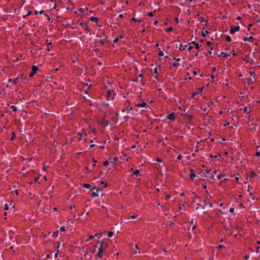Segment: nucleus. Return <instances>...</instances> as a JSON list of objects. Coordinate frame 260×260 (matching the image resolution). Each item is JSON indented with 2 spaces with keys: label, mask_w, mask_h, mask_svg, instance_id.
<instances>
[{
  "label": "nucleus",
  "mask_w": 260,
  "mask_h": 260,
  "mask_svg": "<svg viewBox=\"0 0 260 260\" xmlns=\"http://www.w3.org/2000/svg\"><path fill=\"white\" fill-rule=\"evenodd\" d=\"M98 243L100 244V246L99 248L98 256L99 258H102L103 256V252L108 247L109 244L104 241H98Z\"/></svg>",
  "instance_id": "f257e3e1"
},
{
  "label": "nucleus",
  "mask_w": 260,
  "mask_h": 260,
  "mask_svg": "<svg viewBox=\"0 0 260 260\" xmlns=\"http://www.w3.org/2000/svg\"><path fill=\"white\" fill-rule=\"evenodd\" d=\"M38 68L37 66H32L31 67V72L30 73L29 76V77H32L34 75H35L36 73V72L37 71Z\"/></svg>",
  "instance_id": "f03ea898"
},
{
  "label": "nucleus",
  "mask_w": 260,
  "mask_h": 260,
  "mask_svg": "<svg viewBox=\"0 0 260 260\" xmlns=\"http://www.w3.org/2000/svg\"><path fill=\"white\" fill-rule=\"evenodd\" d=\"M240 29L239 26H231L230 32L231 34H234L236 31H238Z\"/></svg>",
  "instance_id": "7ed1b4c3"
},
{
  "label": "nucleus",
  "mask_w": 260,
  "mask_h": 260,
  "mask_svg": "<svg viewBox=\"0 0 260 260\" xmlns=\"http://www.w3.org/2000/svg\"><path fill=\"white\" fill-rule=\"evenodd\" d=\"M167 118H168V119H170V120H174L175 118V115L174 114V113H172L168 115Z\"/></svg>",
  "instance_id": "20e7f679"
},
{
  "label": "nucleus",
  "mask_w": 260,
  "mask_h": 260,
  "mask_svg": "<svg viewBox=\"0 0 260 260\" xmlns=\"http://www.w3.org/2000/svg\"><path fill=\"white\" fill-rule=\"evenodd\" d=\"M209 33L208 30H204L202 32V36L203 37H206V34H208Z\"/></svg>",
  "instance_id": "39448f33"
},
{
  "label": "nucleus",
  "mask_w": 260,
  "mask_h": 260,
  "mask_svg": "<svg viewBox=\"0 0 260 260\" xmlns=\"http://www.w3.org/2000/svg\"><path fill=\"white\" fill-rule=\"evenodd\" d=\"M191 173L190 174L189 177L191 179H193L196 177V174L193 172V170L191 169L190 170Z\"/></svg>",
  "instance_id": "423d86ee"
},
{
  "label": "nucleus",
  "mask_w": 260,
  "mask_h": 260,
  "mask_svg": "<svg viewBox=\"0 0 260 260\" xmlns=\"http://www.w3.org/2000/svg\"><path fill=\"white\" fill-rule=\"evenodd\" d=\"M252 37L250 36L249 37H245L244 39V41H248L249 42H252Z\"/></svg>",
  "instance_id": "0eeeda50"
},
{
  "label": "nucleus",
  "mask_w": 260,
  "mask_h": 260,
  "mask_svg": "<svg viewBox=\"0 0 260 260\" xmlns=\"http://www.w3.org/2000/svg\"><path fill=\"white\" fill-rule=\"evenodd\" d=\"M146 106V104L145 102H143L141 104H138L136 105V106L144 107Z\"/></svg>",
  "instance_id": "6e6552de"
},
{
  "label": "nucleus",
  "mask_w": 260,
  "mask_h": 260,
  "mask_svg": "<svg viewBox=\"0 0 260 260\" xmlns=\"http://www.w3.org/2000/svg\"><path fill=\"white\" fill-rule=\"evenodd\" d=\"M199 20L201 23L205 22V24H204V25H207V21L205 20L203 17L200 18Z\"/></svg>",
  "instance_id": "1a4fd4ad"
},
{
  "label": "nucleus",
  "mask_w": 260,
  "mask_h": 260,
  "mask_svg": "<svg viewBox=\"0 0 260 260\" xmlns=\"http://www.w3.org/2000/svg\"><path fill=\"white\" fill-rule=\"evenodd\" d=\"M20 82V77H17L16 79L13 81V84H16L18 83H19Z\"/></svg>",
  "instance_id": "9d476101"
},
{
  "label": "nucleus",
  "mask_w": 260,
  "mask_h": 260,
  "mask_svg": "<svg viewBox=\"0 0 260 260\" xmlns=\"http://www.w3.org/2000/svg\"><path fill=\"white\" fill-rule=\"evenodd\" d=\"M90 20L93 21V22H97L98 20V18L91 17L90 18Z\"/></svg>",
  "instance_id": "9b49d317"
},
{
  "label": "nucleus",
  "mask_w": 260,
  "mask_h": 260,
  "mask_svg": "<svg viewBox=\"0 0 260 260\" xmlns=\"http://www.w3.org/2000/svg\"><path fill=\"white\" fill-rule=\"evenodd\" d=\"M191 44L195 45V47L197 49H199L200 48V45L194 42H192Z\"/></svg>",
  "instance_id": "f8f14e48"
},
{
  "label": "nucleus",
  "mask_w": 260,
  "mask_h": 260,
  "mask_svg": "<svg viewBox=\"0 0 260 260\" xmlns=\"http://www.w3.org/2000/svg\"><path fill=\"white\" fill-rule=\"evenodd\" d=\"M58 231H56L54 232L53 233L52 236L55 238L57 237L58 236Z\"/></svg>",
  "instance_id": "ddd939ff"
},
{
  "label": "nucleus",
  "mask_w": 260,
  "mask_h": 260,
  "mask_svg": "<svg viewBox=\"0 0 260 260\" xmlns=\"http://www.w3.org/2000/svg\"><path fill=\"white\" fill-rule=\"evenodd\" d=\"M114 233L113 232H107V236L109 237H112Z\"/></svg>",
  "instance_id": "4468645a"
},
{
  "label": "nucleus",
  "mask_w": 260,
  "mask_h": 260,
  "mask_svg": "<svg viewBox=\"0 0 260 260\" xmlns=\"http://www.w3.org/2000/svg\"><path fill=\"white\" fill-rule=\"evenodd\" d=\"M94 236H92L91 235L89 236L88 237V238L86 240V242H88V241L93 239L94 238Z\"/></svg>",
  "instance_id": "2eb2a0df"
},
{
  "label": "nucleus",
  "mask_w": 260,
  "mask_h": 260,
  "mask_svg": "<svg viewBox=\"0 0 260 260\" xmlns=\"http://www.w3.org/2000/svg\"><path fill=\"white\" fill-rule=\"evenodd\" d=\"M221 55H223L224 57H227V56H230V54H227L226 53H224V52H222L221 53Z\"/></svg>",
  "instance_id": "dca6fc26"
},
{
  "label": "nucleus",
  "mask_w": 260,
  "mask_h": 260,
  "mask_svg": "<svg viewBox=\"0 0 260 260\" xmlns=\"http://www.w3.org/2000/svg\"><path fill=\"white\" fill-rule=\"evenodd\" d=\"M11 108L12 109L13 111L14 112H16L17 111V108L16 106L12 105L11 106Z\"/></svg>",
  "instance_id": "f3484780"
},
{
  "label": "nucleus",
  "mask_w": 260,
  "mask_h": 260,
  "mask_svg": "<svg viewBox=\"0 0 260 260\" xmlns=\"http://www.w3.org/2000/svg\"><path fill=\"white\" fill-rule=\"evenodd\" d=\"M139 173H140L139 170H135V171H133V174H134V175H137V176H138V175L139 174Z\"/></svg>",
  "instance_id": "a211bd4d"
},
{
  "label": "nucleus",
  "mask_w": 260,
  "mask_h": 260,
  "mask_svg": "<svg viewBox=\"0 0 260 260\" xmlns=\"http://www.w3.org/2000/svg\"><path fill=\"white\" fill-rule=\"evenodd\" d=\"M86 10H87V8H85V9H80L79 10V11L80 12L82 13H84L85 12Z\"/></svg>",
  "instance_id": "6ab92c4d"
},
{
  "label": "nucleus",
  "mask_w": 260,
  "mask_h": 260,
  "mask_svg": "<svg viewBox=\"0 0 260 260\" xmlns=\"http://www.w3.org/2000/svg\"><path fill=\"white\" fill-rule=\"evenodd\" d=\"M98 197V194H97L96 192H93L91 194V197Z\"/></svg>",
  "instance_id": "aec40b11"
},
{
  "label": "nucleus",
  "mask_w": 260,
  "mask_h": 260,
  "mask_svg": "<svg viewBox=\"0 0 260 260\" xmlns=\"http://www.w3.org/2000/svg\"><path fill=\"white\" fill-rule=\"evenodd\" d=\"M132 109V107H129V108L128 107H127L126 108H125L124 109H123L122 110V112H124V111H127V110L131 111Z\"/></svg>",
  "instance_id": "412c9836"
},
{
  "label": "nucleus",
  "mask_w": 260,
  "mask_h": 260,
  "mask_svg": "<svg viewBox=\"0 0 260 260\" xmlns=\"http://www.w3.org/2000/svg\"><path fill=\"white\" fill-rule=\"evenodd\" d=\"M83 186L86 188H89L90 187V185L89 184H84Z\"/></svg>",
  "instance_id": "4be33fe9"
},
{
  "label": "nucleus",
  "mask_w": 260,
  "mask_h": 260,
  "mask_svg": "<svg viewBox=\"0 0 260 260\" xmlns=\"http://www.w3.org/2000/svg\"><path fill=\"white\" fill-rule=\"evenodd\" d=\"M185 47H186V46H183L182 44H180L179 49L182 50H184Z\"/></svg>",
  "instance_id": "5701e85b"
},
{
  "label": "nucleus",
  "mask_w": 260,
  "mask_h": 260,
  "mask_svg": "<svg viewBox=\"0 0 260 260\" xmlns=\"http://www.w3.org/2000/svg\"><path fill=\"white\" fill-rule=\"evenodd\" d=\"M244 110L245 112H247V113H249L251 112L250 110L248 111V108L247 106L245 107V108H244Z\"/></svg>",
  "instance_id": "b1692460"
},
{
  "label": "nucleus",
  "mask_w": 260,
  "mask_h": 260,
  "mask_svg": "<svg viewBox=\"0 0 260 260\" xmlns=\"http://www.w3.org/2000/svg\"><path fill=\"white\" fill-rule=\"evenodd\" d=\"M132 20L133 21H138L139 22H140L141 21V19H137L134 17L132 18Z\"/></svg>",
  "instance_id": "393cba45"
},
{
  "label": "nucleus",
  "mask_w": 260,
  "mask_h": 260,
  "mask_svg": "<svg viewBox=\"0 0 260 260\" xmlns=\"http://www.w3.org/2000/svg\"><path fill=\"white\" fill-rule=\"evenodd\" d=\"M118 161V158L117 157H115L112 159V160L111 161V162H116Z\"/></svg>",
  "instance_id": "a878e982"
},
{
  "label": "nucleus",
  "mask_w": 260,
  "mask_h": 260,
  "mask_svg": "<svg viewBox=\"0 0 260 260\" xmlns=\"http://www.w3.org/2000/svg\"><path fill=\"white\" fill-rule=\"evenodd\" d=\"M18 77H20V81H22L23 80V78H25V77H23V75H20Z\"/></svg>",
  "instance_id": "bb28decb"
},
{
  "label": "nucleus",
  "mask_w": 260,
  "mask_h": 260,
  "mask_svg": "<svg viewBox=\"0 0 260 260\" xmlns=\"http://www.w3.org/2000/svg\"><path fill=\"white\" fill-rule=\"evenodd\" d=\"M109 164V162L108 161H105L103 163V165L105 166H107Z\"/></svg>",
  "instance_id": "cd10ccee"
},
{
  "label": "nucleus",
  "mask_w": 260,
  "mask_h": 260,
  "mask_svg": "<svg viewBox=\"0 0 260 260\" xmlns=\"http://www.w3.org/2000/svg\"><path fill=\"white\" fill-rule=\"evenodd\" d=\"M226 40L227 41H228V42H230V41H231V37H230V36H226Z\"/></svg>",
  "instance_id": "c85d7f7f"
},
{
  "label": "nucleus",
  "mask_w": 260,
  "mask_h": 260,
  "mask_svg": "<svg viewBox=\"0 0 260 260\" xmlns=\"http://www.w3.org/2000/svg\"><path fill=\"white\" fill-rule=\"evenodd\" d=\"M78 135L81 136L82 135H86V134H85V132L84 131H82L81 132L78 133Z\"/></svg>",
  "instance_id": "c756f323"
},
{
  "label": "nucleus",
  "mask_w": 260,
  "mask_h": 260,
  "mask_svg": "<svg viewBox=\"0 0 260 260\" xmlns=\"http://www.w3.org/2000/svg\"><path fill=\"white\" fill-rule=\"evenodd\" d=\"M135 253L136 254L137 253V251L139 249V247L137 245H135Z\"/></svg>",
  "instance_id": "7c9ffc66"
},
{
  "label": "nucleus",
  "mask_w": 260,
  "mask_h": 260,
  "mask_svg": "<svg viewBox=\"0 0 260 260\" xmlns=\"http://www.w3.org/2000/svg\"><path fill=\"white\" fill-rule=\"evenodd\" d=\"M173 30V27H169L167 29V31L168 32H170L171 31H172Z\"/></svg>",
  "instance_id": "2f4dec72"
},
{
  "label": "nucleus",
  "mask_w": 260,
  "mask_h": 260,
  "mask_svg": "<svg viewBox=\"0 0 260 260\" xmlns=\"http://www.w3.org/2000/svg\"><path fill=\"white\" fill-rule=\"evenodd\" d=\"M173 65L176 67H178L179 66V64L178 62H174Z\"/></svg>",
  "instance_id": "473e14b6"
},
{
  "label": "nucleus",
  "mask_w": 260,
  "mask_h": 260,
  "mask_svg": "<svg viewBox=\"0 0 260 260\" xmlns=\"http://www.w3.org/2000/svg\"><path fill=\"white\" fill-rule=\"evenodd\" d=\"M173 59V60H176L177 62L181 60V59L180 58H176L175 57H174Z\"/></svg>",
  "instance_id": "72a5a7b5"
},
{
  "label": "nucleus",
  "mask_w": 260,
  "mask_h": 260,
  "mask_svg": "<svg viewBox=\"0 0 260 260\" xmlns=\"http://www.w3.org/2000/svg\"><path fill=\"white\" fill-rule=\"evenodd\" d=\"M158 55L159 56H162L164 55V53L162 52V51H159L158 53Z\"/></svg>",
  "instance_id": "f704fd0d"
},
{
  "label": "nucleus",
  "mask_w": 260,
  "mask_h": 260,
  "mask_svg": "<svg viewBox=\"0 0 260 260\" xmlns=\"http://www.w3.org/2000/svg\"><path fill=\"white\" fill-rule=\"evenodd\" d=\"M93 143V141L92 140H90V147H92L94 146V145L93 144H92Z\"/></svg>",
  "instance_id": "c9c22d12"
},
{
  "label": "nucleus",
  "mask_w": 260,
  "mask_h": 260,
  "mask_svg": "<svg viewBox=\"0 0 260 260\" xmlns=\"http://www.w3.org/2000/svg\"><path fill=\"white\" fill-rule=\"evenodd\" d=\"M212 198V197L211 196H207L206 197V200H210Z\"/></svg>",
  "instance_id": "e433bc0d"
},
{
  "label": "nucleus",
  "mask_w": 260,
  "mask_h": 260,
  "mask_svg": "<svg viewBox=\"0 0 260 260\" xmlns=\"http://www.w3.org/2000/svg\"><path fill=\"white\" fill-rule=\"evenodd\" d=\"M158 70H157V68H155L154 70V73L155 74H157L158 73Z\"/></svg>",
  "instance_id": "4c0bfd02"
},
{
  "label": "nucleus",
  "mask_w": 260,
  "mask_h": 260,
  "mask_svg": "<svg viewBox=\"0 0 260 260\" xmlns=\"http://www.w3.org/2000/svg\"><path fill=\"white\" fill-rule=\"evenodd\" d=\"M118 40H119V38H116L114 40L113 42H114V43H117V42L118 41Z\"/></svg>",
  "instance_id": "58836bf2"
},
{
  "label": "nucleus",
  "mask_w": 260,
  "mask_h": 260,
  "mask_svg": "<svg viewBox=\"0 0 260 260\" xmlns=\"http://www.w3.org/2000/svg\"><path fill=\"white\" fill-rule=\"evenodd\" d=\"M5 209L8 210L9 209V206L7 204L5 205Z\"/></svg>",
  "instance_id": "ea45409f"
},
{
  "label": "nucleus",
  "mask_w": 260,
  "mask_h": 260,
  "mask_svg": "<svg viewBox=\"0 0 260 260\" xmlns=\"http://www.w3.org/2000/svg\"><path fill=\"white\" fill-rule=\"evenodd\" d=\"M51 45V43H48V44H47V50H48V51H49V50H50V49H49V47H50V45Z\"/></svg>",
  "instance_id": "a19ab883"
},
{
  "label": "nucleus",
  "mask_w": 260,
  "mask_h": 260,
  "mask_svg": "<svg viewBox=\"0 0 260 260\" xmlns=\"http://www.w3.org/2000/svg\"><path fill=\"white\" fill-rule=\"evenodd\" d=\"M15 133H13V136H12V138H11V141H12L14 139V138H15Z\"/></svg>",
  "instance_id": "79ce46f5"
},
{
  "label": "nucleus",
  "mask_w": 260,
  "mask_h": 260,
  "mask_svg": "<svg viewBox=\"0 0 260 260\" xmlns=\"http://www.w3.org/2000/svg\"><path fill=\"white\" fill-rule=\"evenodd\" d=\"M137 215H133L131 216V218L134 219L137 217Z\"/></svg>",
  "instance_id": "37998d69"
},
{
  "label": "nucleus",
  "mask_w": 260,
  "mask_h": 260,
  "mask_svg": "<svg viewBox=\"0 0 260 260\" xmlns=\"http://www.w3.org/2000/svg\"><path fill=\"white\" fill-rule=\"evenodd\" d=\"M255 176V174L254 172H252L250 174V177H253Z\"/></svg>",
  "instance_id": "c03bdc74"
},
{
  "label": "nucleus",
  "mask_w": 260,
  "mask_h": 260,
  "mask_svg": "<svg viewBox=\"0 0 260 260\" xmlns=\"http://www.w3.org/2000/svg\"><path fill=\"white\" fill-rule=\"evenodd\" d=\"M60 230L62 231H65V228L64 226H61L60 228Z\"/></svg>",
  "instance_id": "a18cd8bd"
},
{
  "label": "nucleus",
  "mask_w": 260,
  "mask_h": 260,
  "mask_svg": "<svg viewBox=\"0 0 260 260\" xmlns=\"http://www.w3.org/2000/svg\"><path fill=\"white\" fill-rule=\"evenodd\" d=\"M101 233H96L95 235H94V237H98V236H100L101 235Z\"/></svg>",
  "instance_id": "49530a36"
},
{
  "label": "nucleus",
  "mask_w": 260,
  "mask_h": 260,
  "mask_svg": "<svg viewBox=\"0 0 260 260\" xmlns=\"http://www.w3.org/2000/svg\"><path fill=\"white\" fill-rule=\"evenodd\" d=\"M101 183L102 184H104L105 187H107V184L105 183L104 181H101Z\"/></svg>",
  "instance_id": "de8ad7c7"
},
{
  "label": "nucleus",
  "mask_w": 260,
  "mask_h": 260,
  "mask_svg": "<svg viewBox=\"0 0 260 260\" xmlns=\"http://www.w3.org/2000/svg\"><path fill=\"white\" fill-rule=\"evenodd\" d=\"M148 15L150 17H151L153 16V13L152 12H149L148 14Z\"/></svg>",
  "instance_id": "09e8293b"
},
{
  "label": "nucleus",
  "mask_w": 260,
  "mask_h": 260,
  "mask_svg": "<svg viewBox=\"0 0 260 260\" xmlns=\"http://www.w3.org/2000/svg\"><path fill=\"white\" fill-rule=\"evenodd\" d=\"M234 211V208H230V210H229V211L231 212V213H233Z\"/></svg>",
  "instance_id": "8fccbe9b"
},
{
  "label": "nucleus",
  "mask_w": 260,
  "mask_h": 260,
  "mask_svg": "<svg viewBox=\"0 0 260 260\" xmlns=\"http://www.w3.org/2000/svg\"><path fill=\"white\" fill-rule=\"evenodd\" d=\"M218 248H219V249H222V248H224V246H222L221 245H220L218 246L217 247Z\"/></svg>",
  "instance_id": "3c124183"
},
{
  "label": "nucleus",
  "mask_w": 260,
  "mask_h": 260,
  "mask_svg": "<svg viewBox=\"0 0 260 260\" xmlns=\"http://www.w3.org/2000/svg\"><path fill=\"white\" fill-rule=\"evenodd\" d=\"M222 177V175L220 174H219L218 176H217V178L218 179H220Z\"/></svg>",
  "instance_id": "603ef678"
},
{
  "label": "nucleus",
  "mask_w": 260,
  "mask_h": 260,
  "mask_svg": "<svg viewBox=\"0 0 260 260\" xmlns=\"http://www.w3.org/2000/svg\"><path fill=\"white\" fill-rule=\"evenodd\" d=\"M39 177H37V178H35V181H36V182H38L39 183Z\"/></svg>",
  "instance_id": "864d4df0"
},
{
  "label": "nucleus",
  "mask_w": 260,
  "mask_h": 260,
  "mask_svg": "<svg viewBox=\"0 0 260 260\" xmlns=\"http://www.w3.org/2000/svg\"><path fill=\"white\" fill-rule=\"evenodd\" d=\"M181 157H182V156H181V155L180 154V155H178L177 159H181Z\"/></svg>",
  "instance_id": "5fc2aeb1"
},
{
  "label": "nucleus",
  "mask_w": 260,
  "mask_h": 260,
  "mask_svg": "<svg viewBox=\"0 0 260 260\" xmlns=\"http://www.w3.org/2000/svg\"><path fill=\"white\" fill-rule=\"evenodd\" d=\"M256 156H260V152H257L256 153Z\"/></svg>",
  "instance_id": "6e6d98bb"
},
{
  "label": "nucleus",
  "mask_w": 260,
  "mask_h": 260,
  "mask_svg": "<svg viewBox=\"0 0 260 260\" xmlns=\"http://www.w3.org/2000/svg\"><path fill=\"white\" fill-rule=\"evenodd\" d=\"M156 161H158V162H160L161 161V160L160 158H157L156 159Z\"/></svg>",
  "instance_id": "4d7b16f0"
},
{
  "label": "nucleus",
  "mask_w": 260,
  "mask_h": 260,
  "mask_svg": "<svg viewBox=\"0 0 260 260\" xmlns=\"http://www.w3.org/2000/svg\"><path fill=\"white\" fill-rule=\"evenodd\" d=\"M192 48V46H191L189 45V47H188V49L189 50H191Z\"/></svg>",
  "instance_id": "13d9d810"
},
{
  "label": "nucleus",
  "mask_w": 260,
  "mask_h": 260,
  "mask_svg": "<svg viewBox=\"0 0 260 260\" xmlns=\"http://www.w3.org/2000/svg\"><path fill=\"white\" fill-rule=\"evenodd\" d=\"M15 194H16V195H18V190H16L15 191Z\"/></svg>",
  "instance_id": "bf43d9fd"
},
{
  "label": "nucleus",
  "mask_w": 260,
  "mask_h": 260,
  "mask_svg": "<svg viewBox=\"0 0 260 260\" xmlns=\"http://www.w3.org/2000/svg\"><path fill=\"white\" fill-rule=\"evenodd\" d=\"M203 90V87H202V88L199 89V91H200V92H202Z\"/></svg>",
  "instance_id": "052dcab7"
},
{
  "label": "nucleus",
  "mask_w": 260,
  "mask_h": 260,
  "mask_svg": "<svg viewBox=\"0 0 260 260\" xmlns=\"http://www.w3.org/2000/svg\"><path fill=\"white\" fill-rule=\"evenodd\" d=\"M166 198L167 199H170V196H169V195L166 196Z\"/></svg>",
  "instance_id": "680f3d73"
},
{
  "label": "nucleus",
  "mask_w": 260,
  "mask_h": 260,
  "mask_svg": "<svg viewBox=\"0 0 260 260\" xmlns=\"http://www.w3.org/2000/svg\"><path fill=\"white\" fill-rule=\"evenodd\" d=\"M193 74L196 75L197 74V72L196 71H193Z\"/></svg>",
  "instance_id": "e2e57ef3"
},
{
  "label": "nucleus",
  "mask_w": 260,
  "mask_h": 260,
  "mask_svg": "<svg viewBox=\"0 0 260 260\" xmlns=\"http://www.w3.org/2000/svg\"><path fill=\"white\" fill-rule=\"evenodd\" d=\"M44 11H40V12H39V13H40V14H43V13H44Z\"/></svg>",
  "instance_id": "0e129e2a"
},
{
  "label": "nucleus",
  "mask_w": 260,
  "mask_h": 260,
  "mask_svg": "<svg viewBox=\"0 0 260 260\" xmlns=\"http://www.w3.org/2000/svg\"><path fill=\"white\" fill-rule=\"evenodd\" d=\"M212 70H213V72H215V71H216V68H215V67H213V68H212Z\"/></svg>",
  "instance_id": "69168bd1"
},
{
  "label": "nucleus",
  "mask_w": 260,
  "mask_h": 260,
  "mask_svg": "<svg viewBox=\"0 0 260 260\" xmlns=\"http://www.w3.org/2000/svg\"><path fill=\"white\" fill-rule=\"evenodd\" d=\"M258 249H259V247H257V248H256V253L258 252Z\"/></svg>",
  "instance_id": "338daca9"
},
{
  "label": "nucleus",
  "mask_w": 260,
  "mask_h": 260,
  "mask_svg": "<svg viewBox=\"0 0 260 260\" xmlns=\"http://www.w3.org/2000/svg\"><path fill=\"white\" fill-rule=\"evenodd\" d=\"M213 173L214 174H216L217 173V171L216 170H214Z\"/></svg>",
  "instance_id": "774afa93"
}]
</instances>
